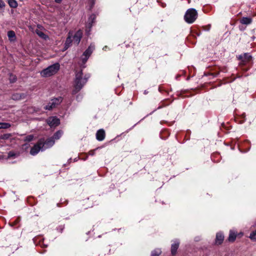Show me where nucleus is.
Here are the masks:
<instances>
[{
  "mask_svg": "<svg viewBox=\"0 0 256 256\" xmlns=\"http://www.w3.org/2000/svg\"><path fill=\"white\" fill-rule=\"evenodd\" d=\"M236 58L240 61L238 66L244 72L249 70L254 65L253 57L249 52L240 54L236 56Z\"/></svg>",
  "mask_w": 256,
  "mask_h": 256,
  "instance_id": "nucleus-1",
  "label": "nucleus"
},
{
  "mask_svg": "<svg viewBox=\"0 0 256 256\" xmlns=\"http://www.w3.org/2000/svg\"><path fill=\"white\" fill-rule=\"evenodd\" d=\"M88 78L89 76H87L86 75L82 78V70L76 72L74 88L72 92L73 94H76L82 88L87 82Z\"/></svg>",
  "mask_w": 256,
  "mask_h": 256,
  "instance_id": "nucleus-2",
  "label": "nucleus"
},
{
  "mask_svg": "<svg viewBox=\"0 0 256 256\" xmlns=\"http://www.w3.org/2000/svg\"><path fill=\"white\" fill-rule=\"evenodd\" d=\"M59 69V64L56 63L43 70L40 74L44 77H48L56 74Z\"/></svg>",
  "mask_w": 256,
  "mask_h": 256,
  "instance_id": "nucleus-3",
  "label": "nucleus"
},
{
  "mask_svg": "<svg viewBox=\"0 0 256 256\" xmlns=\"http://www.w3.org/2000/svg\"><path fill=\"white\" fill-rule=\"evenodd\" d=\"M198 16L197 11L194 8L188 9L184 15L185 21L188 24H192L196 20Z\"/></svg>",
  "mask_w": 256,
  "mask_h": 256,
  "instance_id": "nucleus-4",
  "label": "nucleus"
},
{
  "mask_svg": "<svg viewBox=\"0 0 256 256\" xmlns=\"http://www.w3.org/2000/svg\"><path fill=\"white\" fill-rule=\"evenodd\" d=\"M62 98L60 96L52 98L48 104L46 106L44 109L46 110H52V108L59 105L62 102Z\"/></svg>",
  "mask_w": 256,
  "mask_h": 256,
  "instance_id": "nucleus-5",
  "label": "nucleus"
},
{
  "mask_svg": "<svg viewBox=\"0 0 256 256\" xmlns=\"http://www.w3.org/2000/svg\"><path fill=\"white\" fill-rule=\"evenodd\" d=\"M42 141H39L31 148L30 150V154L32 156L40 152V149L42 148Z\"/></svg>",
  "mask_w": 256,
  "mask_h": 256,
  "instance_id": "nucleus-6",
  "label": "nucleus"
},
{
  "mask_svg": "<svg viewBox=\"0 0 256 256\" xmlns=\"http://www.w3.org/2000/svg\"><path fill=\"white\" fill-rule=\"evenodd\" d=\"M47 123L51 127H56L60 124V121L57 118L52 116L47 120Z\"/></svg>",
  "mask_w": 256,
  "mask_h": 256,
  "instance_id": "nucleus-7",
  "label": "nucleus"
},
{
  "mask_svg": "<svg viewBox=\"0 0 256 256\" xmlns=\"http://www.w3.org/2000/svg\"><path fill=\"white\" fill-rule=\"evenodd\" d=\"M242 235L243 234L242 232H240V234H237L236 232L232 230H230L228 240L229 242H233L235 241L237 236H242Z\"/></svg>",
  "mask_w": 256,
  "mask_h": 256,
  "instance_id": "nucleus-8",
  "label": "nucleus"
},
{
  "mask_svg": "<svg viewBox=\"0 0 256 256\" xmlns=\"http://www.w3.org/2000/svg\"><path fill=\"white\" fill-rule=\"evenodd\" d=\"M82 36V32L80 30H78L73 36L74 42L78 45Z\"/></svg>",
  "mask_w": 256,
  "mask_h": 256,
  "instance_id": "nucleus-9",
  "label": "nucleus"
},
{
  "mask_svg": "<svg viewBox=\"0 0 256 256\" xmlns=\"http://www.w3.org/2000/svg\"><path fill=\"white\" fill-rule=\"evenodd\" d=\"M252 18L250 16L244 17L243 16L240 19V22L242 24L244 25H250L252 24Z\"/></svg>",
  "mask_w": 256,
  "mask_h": 256,
  "instance_id": "nucleus-10",
  "label": "nucleus"
},
{
  "mask_svg": "<svg viewBox=\"0 0 256 256\" xmlns=\"http://www.w3.org/2000/svg\"><path fill=\"white\" fill-rule=\"evenodd\" d=\"M224 240V235L222 232L216 233L215 242L216 244L220 245L222 244Z\"/></svg>",
  "mask_w": 256,
  "mask_h": 256,
  "instance_id": "nucleus-11",
  "label": "nucleus"
},
{
  "mask_svg": "<svg viewBox=\"0 0 256 256\" xmlns=\"http://www.w3.org/2000/svg\"><path fill=\"white\" fill-rule=\"evenodd\" d=\"M216 70L215 72H210L208 74V76H212L214 77H216L217 76L218 74H220V72H227V69H226V68L225 67V66H223V67H218L216 68Z\"/></svg>",
  "mask_w": 256,
  "mask_h": 256,
  "instance_id": "nucleus-12",
  "label": "nucleus"
},
{
  "mask_svg": "<svg viewBox=\"0 0 256 256\" xmlns=\"http://www.w3.org/2000/svg\"><path fill=\"white\" fill-rule=\"evenodd\" d=\"M26 96V94L24 93H16L12 96V99L14 100H19L24 99Z\"/></svg>",
  "mask_w": 256,
  "mask_h": 256,
  "instance_id": "nucleus-13",
  "label": "nucleus"
},
{
  "mask_svg": "<svg viewBox=\"0 0 256 256\" xmlns=\"http://www.w3.org/2000/svg\"><path fill=\"white\" fill-rule=\"evenodd\" d=\"M8 40L11 42H14L16 40V33L13 30H9L8 32Z\"/></svg>",
  "mask_w": 256,
  "mask_h": 256,
  "instance_id": "nucleus-14",
  "label": "nucleus"
},
{
  "mask_svg": "<svg viewBox=\"0 0 256 256\" xmlns=\"http://www.w3.org/2000/svg\"><path fill=\"white\" fill-rule=\"evenodd\" d=\"M94 48V44H90L88 48L84 52L83 56H86L87 58H89Z\"/></svg>",
  "mask_w": 256,
  "mask_h": 256,
  "instance_id": "nucleus-15",
  "label": "nucleus"
},
{
  "mask_svg": "<svg viewBox=\"0 0 256 256\" xmlns=\"http://www.w3.org/2000/svg\"><path fill=\"white\" fill-rule=\"evenodd\" d=\"M96 139L99 141H102L105 138V132L102 129L98 130L96 134Z\"/></svg>",
  "mask_w": 256,
  "mask_h": 256,
  "instance_id": "nucleus-16",
  "label": "nucleus"
},
{
  "mask_svg": "<svg viewBox=\"0 0 256 256\" xmlns=\"http://www.w3.org/2000/svg\"><path fill=\"white\" fill-rule=\"evenodd\" d=\"M54 144V140L52 137L48 138L44 142H43L42 146H45L46 148H48L52 146Z\"/></svg>",
  "mask_w": 256,
  "mask_h": 256,
  "instance_id": "nucleus-17",
  "label": "nucleus"
},
{
  "mask_svg": "<svg viewBox=\"0 0 256 256\" xmlns=\"http://www.w3.org/2000/svg\"><path fill=\"white\" fill-rule=\"evenodd\" d=\"M71 37H72V36L70 35V33L69 32L68 36L66 38V42H65V46H64L65 50L68 49L70 46L71 44V43L72 42Z\"/></svg>",
  "mask_w": 256,
  "mask_h": 256,
  "instance_id": "nucleus-18",
  "label": "nucleus"
},
{
  "mask_svg": "<svg viewBox=\"0 0 256 256\" xmlns=\"http://www.w3.org/2000/svg\"><path fill=\"white\" fill-rule=\"evenodd\" d=\"M35 32L41 38H42L44 40H46L48 38V36H46L42 32L38 30H35Z\"/></svg>",
  "mask_w": 256,
  "mask_h": 256,
  "instance_id": "nucleus-19",
  "label": "nucleus"
},
{
  "mask_svg": "<svg viewBox=\"0 0 256 256\" xmlns=\"http://www.w3.org/2000/svg\"><path fill=\"white\" fill-rule=\"evenodd\" d=\"M63 134V132L61 130H59L55 132L52 137L54 138V140H58L62 136Z\"/></svg>",
  "mask_w": 256,
  "mask_h": 256,
  "instance_id": "nucleus-20",
  "label": "nucleus"
},
{
  "mask_svg": "<svg viewBox=\"0 0 256 256\" xmlns=\"http://www.w3.org/2000/svg\"><path fill=\"white\" fill-rule=\"evenodd\" d=\"M8 4L9 6L12 8H16L18 6V3L15 0H8Z\"/></svg>",
  "mask_w": 256,
  "mask_h": 256,
  "instance_id": "nucleus-21",
  "label": "nucleus"
},
{
  "mask_svg": "<svg viewBox=\"0 0 256 256\" xmlns=\"http://www.w3.org/2000/svg\"><path fill=\"white\" fill-rule=\"evenodd\" d=\"M10 126V124L7 122H0V129H6Z\"/></svg>",
  "mask_w": 256,
  "mask_h": 256,
  "instance_id": "nucleus-22",
  "label": "nucleus"
},
{
  "mask_svg": "<svg viewBox=\"0 0 256 256\" xmlns=\"http://www.w3.org/2000/svg\"><path fill=\"white\" fill-rule=\"evenodd\" d=\"M162 253V251L160 249H155L152 252L151 256H159Z\"/></svg>",
  "mask_w": 256,
  "mask_h": 256,
  "instance_id": "nucleus-23",
  "label": "nucleus"
},
{
  "mask_svg": "<svg viewBox=\"0 0 256 256\" xmlns=\"http://www.w3.org/2000/svg\"><path fill=\"white\" fill-rule=\"evenodd\" d=\"M12 134H4L0 135V140H8L10 137H11Z\"/></svg>",
  "mask_w": 256,
  "mask_h": 256,
  "instance_id": "nucleus-24",
  "label": "nucleus"
},
{
  "mask_svg": "<svg viewBox=\"0 0 256 256\" xmlns=\"http://www.w3.org/2000/svg\"><path fill=\"white\" fill-rule=\"evenodd\" d=\"M18 156V154H16L12 151H10L8 153V158H15L16 156Z\"/></svg>",
  "mask_w": 256,
  "mask_h": 256,
  "instance_id": "nucleus-25",
  "label": "nucleus"
},
{
  "mask_svg": "<svg viewBox=\"0 0 256 256\" xmlns=\"http://www.w3.org/2000/svg\"><path fill=\"white\" fill-rule=\"evenodd\" d=\"M250 238L253 240H256V230L252 232L250 234Z\"/></svg>",
  "mask_w": 256,
  "mask_h": 256,
  "instance_id": "nucleus-26",
  "label": "nucleus"
},
{
  "mask_svg": "<svg viewBox=\"0 0 256 256\" xmlns=\"http://www.w3.org/2000/svg\"><path fill=\"white\" fill-rule=\"evenodd\" d=\"M9 80L11 83H14L16 80V76L10 74V75Z\"/></svg>",
  "mask_w": 256,
  "mask_h": 256,
  "instance_id": "nucleus-27",
  "label": "nucleus"
},
{
  "mask_svg": "<svg viewBox=\"0 0 256 256\" xmlns=\"http://www.w3.org/2000/svg\"><path fill=\"white\" fill-rule=\"evenodd\" d=\"M171 252L172 255H175L176 254V244H172Z\"/></svg>",
  "mask_w": 256,
  "mask_h": 256,
  "instance_id": "nucleus-28",
  "label": "nucleus"
},
{
  "mask_svg": "<svg viewBox=\"0 0 256 256\" xmlns=\"http://www.w3.org/2000/svg\"><path fill=\"white\" fill-rule=\"evenodd\" d=\"M33 138L34 136L32 135H28L25 138L24 141L29 142L32 141Z\"/></svg>",
  "mask_w": 256,
  "mask_h": 256,
  "instance_id": "nucleus-29",
  "label": "nucleus"
},
{
  "mask_svg": "<svg viewBox=\"0 0 256 256\" xmlns=\"http://www.w3.org/2000/svg\"><path fill=\"white\" fill-rule=\"evenodd\" d=\"M202 30L206 31H208L210 30L211 28V24H208L206 26H202Z\"/></svg>",
  "mask_w": 256,
  "mask_h": 256,
  "instance_id": "nucleus-30",
  "label": "nucleus"
},
{
  "mask_svg": "<svg viewBox=\"0 0 256 256\" xmlns=\"http://www.w3.org/2000/svg\"><path fill=\"white\" fill-rule=\"evenodd\" d=\"M5 6L4 2L2 0H0V10L2 9Z\"/></svg>",
  "mask_w": 256,
  "mask_h": 256,
  "instance_id": "nucleus-31",
  "label": "nucleus"
},
{
  "mask_svg": "<svg viewBox=\"0 0 256 256\" xmlns=\"http://www.w3.org/2000/svg\"><path fill=\"white\" fill-rule=\"evenodd\" d=\"M84 57L82 58V62L84 64L87 60H88V58H87L86 56H83Z\"/></svg>",
  "mask_w": 256,
  "mask_h": 256,
  "instance_id": "nucleus-32",
  "label": "nucleus"
},
{
  "mask_svg": "<svg viewBox=\"0 0 256 256\" xmlns=\"http://www.w3.org/2000/svg\"><path fill=\"white\" fill-rule=\"evenodd\" d=\"M244 24H242V25H240L239 26L238 28H239V30H240V31H244L246 29V27L244 26H243Z\"/></svg>",
  "mask_w": 256,
  "mask_h": 256,
  "instance_id": "nucleus-33",
  "label": "nucleus"
},
{
  "mask_svg": "<svg viewBox=\"0 0 256 256\" xmlns=\"http://www.w3.org/2000/svg\"><path fill=\"white\" fill-rule=\"evenodd\" d=\"M192 32L195 34H196V36H199L200 34V32Z\"/></svg>",
  "mask_w": 256,
  "mask_h": 256,
  "instance_id": "nucleus-34",
  "label": "nucleus"
},
{
  "mask_svg": "<svg viewBox=\"0 0 256 256\" xmlns=\"http://www.w3.org/2000/svg\"><path fill=\"white\" fill-rule=\"evenodd\" d=\"M56 2L60 4L62 2V0H55Z\"/></svg>",
  "mask_w": 256,
  "mask_h": 256,
  "instance_id": "nucleus-35",
  "label": "nucleus"
},
{
  "mask_svg": "<svg viewBox=\"0 0 256 256\" xmlns=\"http://www.w3.org/2000/svg\"><path fill=\"white\" fill-rule=\"evenodd\" d=\"M90 18L94 19V16H91L90 17Z\"/></svg>",
  "mask_w": 256,
  "mask_h": 256,
  "instance_id": "nucleus-36",
  "label": "nucleus"
},
{
  "mask_svg": "<svg viewBox=\"0 0 256 256\" xmlns=\"http://www.w3.org/2000/svg\"><path fill=\"white\" fill-rule=\"evenodd\" d=\"M180 76H181V74H177V76H176L177 78H178Z\"/></svg>",
  "mask_w": 256,
  "mask_h": 256,
  "instance_id": "nucleus-37",
  "label": "nucleus"
},
{
  "mask_svg": "<svg viewBox=\"0 0 256 256\" xmlns=\"http://www.w3.org/2000/svg\"><path fill=\"white\" fill-rule=\"evenodd\" d=\"M178 245H179V244H178V243L177 242V245H176L177 248H178Z\"/></svg>",
  "mask_w": 256,
  "mask_h": 256,
  "instance_id": "nucleus-38",
  "label": "nucleus"
},
{
  "mask_svg": "<svg viewBox=\"0 0 256 256\" xmlns=\"http://www.w3.org/2000/svg\"><path fill=\"white\" fill-rule=\"evenodd\" d=\"M182 74H183L184 73V71L182 72Z\"/></svg>",
  "mask_w": 256,
  "mask_h": 256,
  "instance_id": "nucleus-39",
  "label": "nucleus"
}]
</instances>
